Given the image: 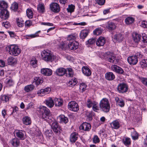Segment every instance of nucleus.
Masks as SVG:
<instances>
[{
	"instance_id": "f257e3e1",
	"label": "nucleus",
	"mask_w": 147,
	"mask_h": 147,
	"mask_svg": "<svg viewBox=\"0 0 147 147\" xmlns=\"http://www.w3.org/2000/svg\"><path fill=\"white\" fill-rule=\"evenodd\" d=\"M39 113L41 115L42 118L48 123L52 122L54 118L51 116L50 111L46 107L41 105L37 109Z\"/></svg>"
},
{
	"instance_id": "f03ea898",
	"label": "nucleus",
	"mask_w": 147,
	"mask_h": 147,
	"mask_svg": "<svg viewBox=\"0 0 147 147\" xmlns=\"http://www.w3.org/2000/svg\"><path fill=\"white\" fill-rule=\"evenodd\" d=\"M6 51L11 55L14 56L18 55L21 53V50L16 45H11L7 46Z\"/></svg>"
},
{
	"instance_id": "7ed1b4c3",
	"label": "nucleus",
	"mask_w": 147,
	"mask_h": 147,
	"mask_svg": "<svg viewBox=\"0 0 147 147\" xmlns=\"http://www.w3.org/2000/svg\"><path fill=\"white\" fill-rule=\"evenodd\" d=\"M41 54L42 59L47 62H52L57 59L56 56L49 51L44 50L41 52Z\"/></svg>"
},
{
	"instance_id": "20e7f679",
	"label": "nucleus",
	"mask_w": 147,
	"mask_h": 147,
	"mask_svg": "<svg viewBox=\"0 0 147 147\" xmlns=\"http://www.w3.org/2000/svg\"><path fill=\"white\" fill-rule=\"evenodd\" d=\"M99 105L101 111L105 113H107L110 110V104L108 99L106 98H102L100 101Z\"/></svg>"
},
{
	"instance_id": "39448f33",
	"label": "nucleus",
	"mask_w": 147,
	"mask_h": 147,
	"mask_svg": "<svg viewBox=\"0 0 147 147\" xmlns=\"http://www.w3.org/2000/svg\"><path fill=\"white\" fill-rule=\"evenodd\" d=\"M50 125H51V127L53 131L55 134L58 133H61V129L60 126L59 125V123L55 120L54 118V120L51 123H49Z\"/></svg>"
},
{
	"instance_id": "423d86ee",
	"label": "nucleus",
	"mask_w": 147,
	"mask_h": 147,
	"mask_svg": "<svg viewBox=\"0 0 147 147\" xmlns=\"http://www.w3.org/2000/svg\"><path fill=\"white\" fill-rule=\"evenodd\" d=\"M67 107L70 111L74 112H77L79 109L78 104L74 101H71L69 102Z\"/></svg>"
},
{
	"instance_id": "0eeeda50",
	"label": "nucleus",
	"mask_w": 147,
	"mask_h": 147,
	"mask_svg": "<svg viewBox=\"0 0 147 147\" xmlns=\"http://www.w3.org/2000/svg\"><path fill=\"white\" fill-rule=\"evenodd\" d=\"M51 11L55 13H59L61 10L59 5L56 3L52 2L50 5Z\"/></svg>"
},
{
	"instance_id": "6e6552de",
	"label": "nucleus",
	"mask_w": 147,
	"mask_h": 147,
	"mask_svg": "<svg viewBox=\"0 0 147 147\" xmlns=\"http://www.w3.org/2000/svg\"><path fill=\"white\" fill-rule=\"evenodd\" d=\"M128 89V86L124 83L120 84L118 86L117 90L120 93L126 92Z\"/></svg>"
},
{
	"instance_id": "1a4fd4ad",
	"label": "nucleus",
	"mask_w": 147,
	"mask_h": 147,
	"mask_svg": "<svg viewBox=\"0 0 147 147\" xmlns=\"http://www.w3.org/2000/svg\"><path fill=\"white\" fill-rule=\"evenodd\" d=\"M127 61L130 65H133L137 63L138 60L136 56H132L128 57Z\"/></svg>"
},
{
	"instance_id": "9d476101",
	"label": "nucleus",
	"mask_w": 147,
	"mask_h": 147,
	"mask_svg": "<svg viewBox=\"0 0 147 147\" xmlns=\"http://www.w3.org/2000/svg\"><path fill=\"white\" fill-rule=\"evenodd\" d=\"M91 125L89 123L84 122L81 125L80 128L84 131H89L91 129Z\"/></svg>"
},
{
	"instance_id": "9b49d317",
	"label": "nucleus",
	"mask_w": 147,
	"mask_h": 147,
	"mask_svg": "<svg viewBox=\"0 0 147 147\" xmlns=\"http://www.w3.org/2000/svg\"><path fill=\"white\" fill-rule=\"evenodd\" d=\"M111 68L113 71L118 74H122L124 72V71L121 67L116 65H112L111 66Z\"/></svg>"
},
{
	"instance_id": "f8f14e48",
	"label": "nucleus",
	"mask_w": 147,
	"mask_h": 147,
	"mask_svg": "<svg viewBox=\"0 0 147 147\" xmlns=\"http://www.w3.org/2000/svg\"><path fill=\"white\" fill-rule=\"evenodd\" d=\"M17 137L22 140H24L26 138L25 132L22 130H17L16 132Z\"/></svg>"
},
{
	"instance_id": "ddd939ff",
	"label": "nucleus",
	"mask_w": 147,
	"mask_h": 147,
	"mask_svg": "<svg viewBox=\"0 0 147 147\" xmlns=\"http://www.w3.org/2000/svg\"><path fill=\"white\" fill-rule=\"evenodd\" d=\"M107 55V59L108 61L113 63L116 64L115 62V60H116V62H117V59L116 57L113 53H109Z\"/></svg>"
},
{
	"instance_id": "4468645a",
	"label": "nucleus",
	"mask_w": 147,
	"mask_h": 147,
	"mask_svg": "<svg viewBox=\"0 0 147 147\" xmlns=\"http://www.w3.org/2000/svg\"><path fill=\"white\" fill-rule=\"evenodd\" d=\"M9 17V13L7 9L1 11L0 17L3 19H7Z\"/></svg>"
},
{
	"instance_id": "2eb2a0df",
	"label": "nucleus",
	"mask_w": 147,
	"mask_h": 147,
	"mask_svg": "<svg viewBox=\"0 0 147 147\" xmlns=\"http://www.w3.org/2000/svg\"><path fill=\"white\" fill-rule=\"evenodd\" d=\"M79 43L78 42L74 41L69 42L68 44L69 48L72 50H75L78 49V47Z\"/></svg>"
},
{
	"instance_id": "dca6fc26",
	"label": "nucleus",
	"mask_w": 147,
	"mask_h": 147,
	"mask_svg": "<svg viewBox=\"0 0 147 147\" xmlns=\"http://www.w3.org/2000/svg\"><path fill=\"white\" fill-rule=\"evenodd\" d=\"M56 74L59 76H62L66 73V70L63 67L57 69L55 71Z\"/></svg>"
},
{
	"instance_id": "f3484780",
	"label": "nucleus",
	"mask_w": 147,
	"mask_h": 147,
	"mask_svg": "<svg viewBox=\"0 0 147 147\" xmlns=\"http://www.w3.org/2000/svg\"><path fill=\"white\" fill-rule=\"evenodd\" d=\"M78 134L76 132H73L70 135L69 137L70 141L71 143H74L78 140Z\"/></svg>"
},
{
	"instance_id": "a211bd4d",
	"label": "nucleus",
	"mask_w": 147,
	"mask_h": 147,
	"mask_svg": "<svg viewBox=\"0 0 147 147\" xmlns=\"http://www.w3.org/2000/svg\"><path fill=\"white\" fill-rule=\"evenodd\" d=\"M41 73L44 75L50 76L52 74V71L49 68H43L41 69Z\"/></svg>"
},
{
	"instance_id": "6ab92c4d",
	"label": "nucleus",
	"mask_w": 147,
	"mask_h": 147,
	"mask_svg": "<svg viewBox=\"0 0 147 147\" xmlns=\"http://www.w3.org/2000/svg\"><path fill=\"white\" fill-rule=\"evenodd\" d=\"M105 38L100 36L96 41V45L98 47L102 46L104 45L105 43Z\"/></svg>"
},
{
	"instance_id": "aec40b11",
	"label": "nucleus",
	"mask_w": 147,
	"mask_h": 147,
	"mask_svg": "<svg viewBox=\"0 0 147 147\" xmlns=\"http://www.w3.org/2000/svg\"><path fill=\"white\" fill-rule=\"evenodd\" d=\"M82 71L84 74L86 76H88L91 74V70L87 66H83L82 68Z\"/></svg>"
},
{
	"instance_id": "412c9836",
	"label": "nucleus",
	"mask_w": 147,
	"mask_h": 147,
	"mask_svg": "<svg viewBox=\"0 0 147 147\" xmlns=\"http://www.w3.org/2000/svg\"><path fill=\"white\" fill-rule=\"evenodd\" d=\"M115 99L117 105L121 107H123L124 106L125 102L122 99H119V97H115Z\"/></svg>"
},
{
	"instance_id": "4be33fe9",
	"label": "nucleus",
	"mask_w": 147,
	"mask_h": 147,
	"mask_svg": "<svg viewBox=\"0 0 147 147\" xmlns=\"http://www.w3.org/2000/svg\"><path fill=\"white\" fill-rule=\"evenodd\" d=\"M55 106L60 107L62 106L63 104V100L62 98H55L54 99Z\"/></svg>"
},
{
	"instance_id": "5701e85b",
	"label": "nucleus",
	"mask_w": 147,
	"mask_h": 147,
	"mask_svg": "<svg viewBox=\"0 0 147 147\" xmlns=\"http://www.w3.org/2000/svg\"><path fill=\"white\" fill-rule=\"evenodd\" d=\"M105 79L109 81H111L115 78V76L111 72H108L106 73L105 75Z\"/></svg>"
},
{
	"instance_id": "b1692460",
	"label": "nucleus",
	"mask_w": 147,
	"mask_h": 147,
	"mask_svg": "<svg viewBox=\"0 0 147 147\" xmlns=\"http://www.w3.org/2000/svg\"><path fill=\"white\" fill-rule=\"evenodd\" d=\"M111 127L114 129H119L121 126V124L119 121L117 120L113 121L111 123Z\"/></svg>"
},
{
	"instance_id": "393cba45",
	"label": "nucleus",
	"mask_w": 147,
	"mask_h": 147,
	"mask_svg": "<svg viewBox=\"0 0 147 147\" xmlns=\"http://www.w3.org/2000/svg\"><path fill=\"white\" fill-rule=\"evenodd\" d=\"M132 37L134 41L136 43H138L141 39V36L137 32H134L133 34Z\"/></svg>"
},
{
	"instance_id": "a878e982",
	"label": "nucleus",
	"mask_w": 147,
	"mask_h": 147,
	"mask_svg": "<svg viewBox=\"0 0 147 147\" xmlns=\"http://www.w3.org/2000/svg\"><path fill=\"white\" fill-rule=\"evenodd\" d=\"M107 28L109 31H112L115 29L116 26L113 22H108Z\"/></svg>"
},
{
	"instance_id": "bb28decb",
	"label": "nucleus",
	"mask_w": 147,
	"mask_h": 147,
	"mask_svg": "<svg viewBox=\"0 0 147 147\" xmlns=\"http://www.w3.org/2000/svg\"><path fill=\"white\" fill-rule=\"evenodd\" d=\"M10 143L12 146L14 147H18L20 146V141L17 138L13 139L11 141Z\"/></svg>"
},
{
	"instance_id": "cd10ccee",
	"label": "nucleus",
	"mask_w": 147,
	"mask_h": 147,
	"mask_svg": "<svg viewBox=\"0 0 147 147\" xmlns=\"http://www.w3.org/2000/svg\"><path fill=\"white\" fill-rule=\"evenodd\" d=\"M54 101L51 98H49L46 100L45 102L47 105L49 107L51 108L53 107L54 105Z\"/></svg>"
},
{
	"instance_id": "c85d7f7f",
	"label": "nucleus",
	"mask_w": 147,
	"mask_h": 147,
	"mask_svg": "<svg viewBox=\"0 0 147 147\" xmlns=\"http://www.w3.org/2000/svg\"><path fill=\"white\" fill-rule=\"evenodd\" d=\"M7 62L9 65H14L17 63V61L16 59L12 57H10L7 59Z\"/></svg>"
},
{
	"instance_id": "c756f323",
	"label": "nucleus",
	"mask_w": 147,
	"mask_h": 147,
	"mask_svg": "<svg viewBox=\"0 0 147 147\" xmlns=\"http://www.w3.org/2000/svg\"><path fill=\"white\" fill-rule=\"evenodd\" d=\"M33 82H35L36 85L37 86L43 83V79L41 77H36L34 78Z\"/></svg>"
},
{
	"instance_id": "7c9ffc66",
	"label": "nucleus",
	"mask_w": 147,
	"mask_h": 147,
	"mask_svg": "<svg viewBox=\"0 0 147 147\" xmlns=\"http://www.w3.org/2000/svg\"><path fill=\"white\" fill-rule=\"evenodd\" d=\"M34 87L35 86L33 85L30 84L25 86L24 90L26 92H29L32 91Z\"/></svg>"
},
{
	"instance_id": "2f4dec72",
	"label": "nucleus",
	"mask_w": 147,
	"mask_h": 147,
	"mask_svg": "<svg viewBox=\"0 0 147 147\" xmlns=\"http://www.w3.org/2000/svg\"><path fill=\"white\" fill-rule=\"evenodd\" d=\"M37 10L39 12L43 13L45 11V7L43 3H39L37 6Z\"/></svg>"
},
{
	"instance_id": "473e14b6",
	"label": "nucleus",
	"mask_w": 147,
	"mask_h": 147,
	"mask_svg": "<svg viewBox=\"0 0 147 147\" xmlns=\"http://www.w3.org/2000/svg\"><path fill=\"white\" fill-rule=\"evenodd\" d=\"M59 122L61 123H66L68 121V118L65 117L64 115H60L59 117Z\"/></svg>"
},
{
	"instance_id": "72a5a7b5",
	"label": "nucleus",
	"mask_w": 147,
	"mask_h": 147,
	"mask_svg": "<svg viewBox=\"0 0 147 147\" xmlns=\"http://www.w3.org/2000/svg\"><path fill=\"white\" fill-rule=\"evenodd\" d=\"M78 81L76 78H72L69 81L67 84V85L71 87H73L77 83Z\"/></svg>"
},
{
	"instance_id": "f704fd0d",
	"label": "nucleus",
	"mask_w": 147,
	"mask_h": 147,
	"mask_svg": "<svg viewBox=\"0 0 147 147\" xmlns=\"http://www.w3.org/2000/svg\"><path fill=\"white\" fill-rule=\"evenodd\" d=\"M5 83L7 85L9 86H12L14 84V81L10 77H9L6 79L5 80Z\"/></svg>"
},
{
	"instance_id": "c9c22d12",
	"label": "nucleus",
	"mask_w": 147,
	"mask_h": 147,
	"mask_svg": "<svg viewBox=\"0 0 147 147\" xmlns=\"http://www.w3.org/2000/svg\"><path fill=\"white\" fill-rule=\"evenodd\" d=\"M96 102L95 100H92L90 98H88L86 103V105L88 108H90L92 107Z\"/></svg>"
},
{
	"instance_id": "e433bc0d",
	"label": "nucleus",
	"mask_w": 147,
	"mask_h": 147,
	"mask_svg": "<svg viewBox=\"0 0 147 147\" xmlns=\"http://www.w3.org/2000/svg\"><path fill=\"white\" fill-rule=\"evenodd\" d=\"M122 141L123 144L126 146L129 147L131 144V139L129 138H125Z\"/></svg>"
},
{
	"instance_id": "4c0bfd02",
	"label": "nucleus",
	"mask_w": 147,
	"mask_h": 147,
	"mask_svg": "<svg viewBox=\"0 0 147 147\" xmlns=\"http://www.w3.org/2000/svg\"><path fill=\"white\" fill-rule=\"evenodd\" d=\"M22 121L23 123L26 125H29L31 123V119L28 116L24 117L22 119Z\"/></svg>"
},
{
	"instance_id": "58836bf2",
	"label": "nucleus",
	"mask_w": 147,
	"mask_h": 147,
	"mask_svg": "<svg viewBox=\"0 0 147 147\" xmlns=\"http://www.w3.org/2000/svg\"><path fill=\"white\" fill-rule=\"evenodd\" d=\"M134 20V18L131 17H128L125 20V22L126 24L129 25L133 23Z\"/></svg>"
},
{
	"instance_id": "ea45409f",
	"label": "nucleus",
	"mask_w": 147,
	"mask_h": 147,
	"mask_svg": "<svg viewBox=\"0 0 147 147\" xmlns=\"http://www.w3.org/2000/svg\"><path fill=\"white\" fill-rule=\"evenodd\" d=\"M40 31H38L37 32L34 34H31L30 35H26V38L27 39H30L32 38L39 36L38 34L40 33Z\"/></svg>"
},
{
	"instance_id": "a19ab883",
	"label": "nucleus",
	"mask_w": 147,
	"mask_h": 147,
	"mask_svg": "<svg viewBox=\"0 0 147 147\" xmlns=\"http://www.w3.org/2000/svg\"><path fill=\"white\" fill-rule=\"evenodd\" d=\"M7 7V3L4 1H0V10L6 9Z\"/></svg>"
},
{
	"instance_id": "79ce46f5",
	"label": "nucleus",
	"mask_w": 147,
	"mask_h": 147,
	"mask_svg": "<svg viewBox=\"0 0 147 147\" xmlns=\"http://www.w3.org/2000/svg\"><path fill=\"white\" fill-rule=\"evenodd\" d=\"M66 73L69 77H72L74 75V70L71 67H68L66 69Z\"/></svg>"
},
{
	"instance_id": "37998d69",
	"label": "nucleus",
	"mask_w": 147,
	"mask_h": 147,
	"mask_svg": "<svg viewBox=\"0 0 147 147\" xmlns=\"http://www.w3.org/2000/svg\"><path fill=\"white\" fill-rule=\"evenodd\" d=\"M76 35L75 34H70L67 37V40L69 42L76 41Z\"/></svg>"
},
{
	"instance_id": "c03bdc74",
	"label": "nucleus",
	"mask_w": 147,
	"mask_h": 147,
	"mask_svg": "<svg viewBox=\"0 0 147 147\" xmlns=\"http://www.w3.org/2000/svg\"><path fill=\"white\" fill-rule=\"evenodd\" d=\"M102 30L101 28H98L95 29L93 32L94 34L95 35H99L101 34Z\"/></svg>"
},
{
	"instance_id": "a18cd8bd",
	"label": "nucleus",
	"mask_w": 147,
	"mask_h": 147,
	"mask_svg": "<svg viewBox=\"0 0 147 147\" xmlns=\"http://www.w3.org/2000/svg\"><path fill=\"white\" fill-rule=\"evenodd\" d=\"M75 7L74 5L71 4L68 5L66 10L68 12L71 13L74 11Z\"/></svg>"
},
{
	"instance_id": "49530a36",
	"label": "nucleus",
	"mask_w": 147,
	"mask_h": 147,
	"mask_svg": "<svg viewBox=\"0 0 147 147\" xmlns=\"http://www.w3.org/2000/svg\"><path fill=\"white\" fill-rule=\"evenodd\" d=\"M17 24L18 26L20 27H22L24 25V22L21 18H17L16 19Z\"/></svg>"
},
{
	"instance_id": "de8ad7c7",
	"label": "nucleus",
	"mask_w": 147,
	"mask_h": 147,
	"mask_svg": "<svg viewBox=\"0 0 147 147\" xmlns=\"http://www.w3.org/2000/svg\"><path fill=\"white\" fill-rule=\"evenodd\" d=\"M88 34V32L87 31H82L80 33V38L82 39H84L86 37Z\"/></svg>"
},
{
	"instance_id": "09e8293b",
	"label": "nucleus",
	"mask_w": 147,
	"mask_h": 147,
	"mask_svg": "<svg viewBox=\"0 0 147 147\" xmlns=\"http://www.w3.org/2000/svg\"><path fill=\"white\" fill-rule=\"evenodd\" d=\"M92 107L93 110L95 112H97L99 111V107L98 105V103L96 101L94 103Z\"/></svg>"
},
{
	"instance_id": "8fccbe9b",
	"label": "nucleus",
	"mask_w": 147,
	"mask_h": 147,
	"mask_svg": "<svg viewBox=\"0 0 147 147\" xmlns=\"http://www.w3.org/2000/svg\"><path fill=\"white\" fill-rule=\"evenodd\" d=\"M51 89L49 88H47L42 89L40 90V93L41 94H46L49 93L51 91Z\"/></svg>"
},
{
	"instance_id": "3c124183",
	"label": "nucleus",
	"mask_w": 147,
	"mask_h": 147,
	"mask_svg": "<svg viewBox=\"0 0 147 147\" xmlns=\"http://www.w3.org/2000/svg\"><path fill=\"white\" fill-rule=\"evenodd\" d=\"M123 36L121 34H117L114 36V38L119 42L123 40Z\"/></svg>"
},
{
	"instance_id": "603ef678",
	"label": "nucleus",
	"mask_w": 147,
	"mask_h": 147,
	"mask_svg": "<svg viewBox=\"0 0 147 147\" xmlns=\"http://www.w3.org/2000/svg\"><path fill=\"white\" fill-rule=\"evenodd\" d=\"M9 97L5 95H1L0 97V100L5 102H7L9 100Z\"/></svg>"
},
{
	"instance_id": "864d4df0",
	"label": "nucleus",
	"mask_w": 147,
	"mask_h": 147,
	"mask_svg": "<svg viewBox=\"0 0 147 147\" xmlns=\"http://www.w3.org/2000/svg\"><path fill=\"white\" fill-rule=\"evenodd\" d=\"M96 39L94 38L90 39L86 42V44L89 46L90 45H92L95 43Z\"/></svg>"
},
{
	"instance_id": "5fc2aeb1",
	"label": "nucleus",
	"mask_w": 147,
	"mask_h": 147,
	"mask_svg": "<svg viewBox=\"0 0 147 147\" xmlns=\"http://www.w3.org/2000/svg\"><path fill=\"white\" fill-rule=\"evenodd\" d=\"M87 86L84 83H82L80 84V92H83L86 90Z\"/></svg>"
},
{
	"instance_id": "6e6d98bb",
	"label": "nucleus",
	"mask_w": 147,
	"mask_h": 147,
	"mask_svg": "<svg viewBox=\"0 0 147 147\" xmlns=\"http://www.w3.org/2000/svg\"><path fill=\"white\" fill-rule=\"evenodd\" d=\"M26 14L27 17L30 19L32 18L33 17V13L31 10L29 8L26 10Z\"/></svg>"
},
{
	"instance_id": "4d7b16f0",
	"label": "nucleus",
	"mask_w": 147,
	"mask_h": 147,
	"mask_svg": "<svg viewBox=\"0 0 147 147\" xmlns=\"http://www.w3.org/2000/svg\"><path fill=\"white\" fill-rule=\"evenodd\" d=\"M131 136L134 140H137L138 138V133L135 131H134L131 132Z\"/></svg>"
},
{
	"instance_id": "13d9d810",
	"label": "nucleus",
	"mask_w": 147,
	"mask_h": 147,
	"mask_svg": "<svg viewBox=\"0 0 147 147\" xmlns=\"http://www.w3.org/2000/svg\"><path fill=\"white\" fill-rule=\"evenodd\" d=\"M93 142L94 144L98 143L100 142V140L98 136L96 135H94L92 138Z\"/></svg>"
},
{
	"instance_id": "bf43d9fd",
	"label": "nucleus",
	"mask_w": 147,
	"mask_h": 147,
	"mask_svg": "<svg viewBox=\"0 0 147 147\" xmlns=\"http://www.w3.org/2000/svg\"><path fill=\"white\" fill-rule=\"evenodd\" d=\"M11 8L14 11H16L18 8V4L16 2L12 4Z\"/></svg>"
},
{
	"instance_id": "052dcab7",
	"label": "nucleus",
	"mask_w": 147,
	"mask_h": 147,
	"mask_svg": "<svg viewBox=\"0 0 147 147\" xmlns=\"http://www.w3.org/2000/svg\"><path fill=\"white\" fill-rule=\"evenodd\" d=\"M140 64L142 67H146L147 66V60L143 59L141 61Z\"/></svg>"
},
{
	"instance_id": "680f3d73",
	"label": "nucleus",
	"mask_w": 147,
	"mask_h": 147,
	"mask_svg": "<svg viewBox=\"0 0 147 147\" xmlns=\"http://www.w3.org/2000/svg\"><path fill=\"white\" fill-rule=\"evenodd\" d=\"M66 47V45L65 43L62 42H61L59 45V48L63 50H65Z\"/></svg>"
},
{
	"instance_id": "e2e57ef3",
	"label": "nucleus",
	"mask_w": 147,
	"mask_h": 147,
	"mask_svg": "<svg viewBox=\"0 0 147 147\" xmlns=\"http://www.w3.org/2000/svg\"><path fill=\"white\" fill-rule=\"evenodd\" d=\"M18 110V108L17 107H15L13 108V111H12L11 115H12L13 116L15 117L17 115V111Z\"/></svg>"
},
{
	"instance_id": "0e129e2a",
	"label": "nucleus",
	"mask_w": 147,
	"mask_h": 147,
	"mask_svg": "<svg viewBox=\"0 0 147 147\" xmlns=\"http://www.w3.org/2000/svg\"><path fill=\"white\" fill-rule=\"evenodd\" d=\"M142 41L144 43H147V35L144 33H142Z\"/></svg>"
},
{
	"instance_id": "69168bd1",
	"label": "nucleus",
	"mask_w": 147,
	"mask_h": 147,
	"mask_svg": "<svg viewBox=\"0 0 147 147\" xmlns=\"http://www.w3.org/2000/svg\"><path fill=\"white\" fill-rule=\"evenodd\" d=\"M142 82L144 85L147 86V78H140Z\"/></svg>"
},
{
	"instance_id": "338daca9",
	"label": "nucleus",
	"mask_w": 147,
	"mask_h": 147,
	"mask_svg": "<svg viewBox=\"0 0 147 147\" xmlns=\"http://www.w3.org/2000/svg\"><path fill=\"white\" fill-rule=\"evenodd\" d=\"M105 2V0H96L97 3L99 5H103Z\"/></svg>"
},
{
	"instance_id": "774afa93",
	"label": "nucleus",
	"mask_w": 147,
	"mask_h": 147,
	"mask_svg": "<svg viewBox=\"0 0 147 147\" xmlns=\"http://www.w3.org/2000/svg\"><path fill=\"white\" fill-rule=\"evenodd\" d=\"M32 22L30 20H27L25 22V26L26 27H29L32 24Z\"/></svg>"
}]
</instances>
